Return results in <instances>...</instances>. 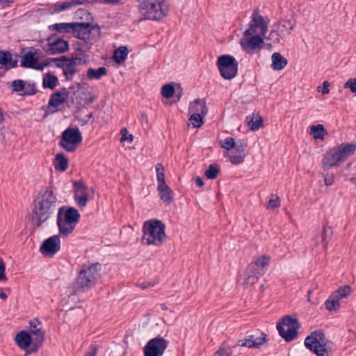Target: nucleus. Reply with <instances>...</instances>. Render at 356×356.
<instances>
[{"mask_svg":"<svg viewBox=\"0 0 356 356\" xmlns=\"http://www.w3.org/2000/svg\"><path fill=\"white\" fill-rule=\"evenodd\" d=\"M204 116L197 113H193L189 118V120L192 122L193 125L195 128H199L203 124Z\"/></svg>","mask_w":356,"mask_h":356,"instance_id":"nucleus-49","label":"nucleus"},{"mask_svg":"<svg viewBox=\"0 0 356 356\" xmlns=\"http://www.w3.org/2000/svg\"><path fill=\"white\" fill-rule=\"evenodd\" d=\"M325 306L328 311H335L340 307L339 298L332 293L325 301Z\"/></svg>","mask_w":356,"mask_h":356,"instance_id":"nucleus-40","label":"nucleus"},{"mask_svg":"<svg viewBox=\"0 0 356 356\" xmlns=\"http://www.w3.org/2000/svg\"><path fill=\"white\" fill-rule=\"evenodd\" d=\"M83 140L82 134L78 127H70L61 134L59 146L68 152H74Z\"/></svg>","mask_w":356,"mask_h":356,"instance_id":"nucleus-7","label":"nucleus"},{"mask_svg":"<svg viewBox=\"0 0 356 356\" xmlns=\"http://www.w3.org/2000/svg\"><path fill=\"white\" fill-rule=\"evenodd\" d=\"M232 348L225 343H222L219 349L215 353L214 356H231Z\"/></svg>","mask_w":356,"mask_h":356,"instance_id":"nucleus-45","label":"nucleus"},{"mask_svg":"<svg viewBox=\"0 0 356 356\" xmlns=\"http://www.w3.org/2000/svg\"><path fill=\"white\" fill-rule=\"evenodd\" d=\"M159 194L161 200L170 204L174 200V194L172 189L167 185H160L157 187Z\"/></svg>","mask_w":356,"mask_h":356,"instance_id":"nucleus-28","label":"nucleus"},{"mask_svg":"<svg viewBox=\"0 0 356 356\" xmlns=\"http://www.w3.org/2000/svg\"><path fill=\"white\" fill-rule=\"evenodd\" d=\"M311 132L313 134V138L314 139L323 140L324 138V135L326 133V130L323 125L318 124L317 125H313L311 127Z\"/></svg>","mask_w":356,"mask_h":356,"instance_id":"nucleus-42","label":"nucleus"},{"mask_svg":"<svg viewBox=\"0 0 356 356\" xmlns=\"http://www.w3.org/2000/svg\"><path fill=\"white\" fill-rule=\"evenodd\" d=\"M236 141L233 138L227 137L225 139L220 140V146L227 150L233 149L236 146Z\"/></svg>","mask_w":356,"mask_h":356,"instance_id":"nucleus-50","label":"nucleus"},{"mask_svg":"<svg viewBox=\"0 0 356 356\" xmlns=\"http://www.w3.org/2000/svg\"><path fill=\"white\" fill-rule=\"evenodd\" d=\"M254 116L253 115H249L246 117V121L252 131L258 130L263 126V118L261 116L254 120Z\"/></svg>","mask_w":356,"mask_h":356,"instance_id":"nucleus-38","label":"nucleus"},{"mask_svg":"<svg viewBox=\"0 0 356 356\" xmlns=\"http://www.w3.org/2000/svg\"><path fill=\"white\" fill-rule=\"evenodd\" d=\"M58 198L51 186L42 188L34 200L32 210L33 221L37 227H40L54 213L57 207Z\"/></svg>","mask_w":356,"mask_h":356,"instance_id":"nucleus-1","label":"nucleus"},{"mask_svg":"<svg viewBox=\"0 0 356 356\" xmlns=\"http://www.w3.org/2000/svg\"><path fill=\"white\" fill-rule=\"evenodd\" d=\"M15 340L21 349L26 350L31 345L32 338L27 331L23 330L16 334Z\"/></svg>","mask_w":356,"mask_h":356,"instance_id":"nucleus-23","label":"nucleus"},{"mask_svg":"<svg viewBox=\"0 0 356 356\" xmlns=\"http://www.w3.org/2000/svg\"><path fill=\"white\" fill-rule=\"evenodd\" d=\"M351 292V288L348 285L339 287L333 293L339 299L346 298Z\"/></svg>","mask_w":356,"mask_h":356,"instance_id":"nucleus-48","label":"nucleus"},{"mask_svg":"<svg viewBox=\"0 0 356 356\" xmlns=\"http://www.w3.org/2000/svg\"><path fill=\"white\" fill-rule=\"evenodd\" d=\"M11 54L9 51H0V64L6 66L10 61Z\"/></svg>","mask_w":356,"mask_h":356,"instance_id":"nucleus-55","label":"nucleus"},{"mask_svg":"<svg viewBox=\"0 0 356 356\" xmlns=\"http://www.w3.org/2000/svg\"><path fill=\"white\" fill-rule=\"evenodd\" d=\"M220 172V168L218 164H210L209 168L205 171L204 175L207 179H216Z\"/></svg>","mask_w":356,"mask_h":356,"instance_id":"nucleus-43","label":"nucleus"},{"mask_svg":"<svg viewBox=\"0 0 356 356\" xmlns=\"http://www.w3.org/2000/svg\"><path fill=\"white\" fill-rule=\"evenodd\" d=\"M61 61H67V64L65 65V68L64 70L63 74L65 76V80L72 81L76 72L74 61L69 60V58H67L65 56H62Z\"/></svg>","mask_w":356,"mask_h":356,"instance_id":"nucleus-30","label":"nucleus"},{"mask_svg":"<svg viewBox=\"0 0 356 356\" xmlns=\"http://www.w3.org/2000/svg\"><path fill=\"white\" fill-rule=\"evenodd\" d=\"M168 346V341L161 337L150 339L143 348L145 356H162Z\"/></svg>","mask_w":356,"mask_h":356,"instance_id":"nucleus-11","label":"nucleus"},{"mask_svg":"<svg viewBox=\"0 0 356 356\" xmlns=\"http://www.w3.org/2000/svg\"><path fill=\"white\" fill-rule=\"evenodd\" d=\"M263 36L260 34L245 35L243 33V38L240 40L242 49L247 53L252 54L256 50H259L264 43Z\"/></svg>","mask_w":356,"mask_h":356,"instance_id":"nucleus-12","label":"nucleus"},{"mask_svg":"<svg viewBox=\"0 0 356 356\" xmlns=\"http://www.w3.org/2000/svg\"><path fill=\"white\" fill-rule=\"evenodd\" d=\"M58 83V77L50 73L45 74L43 77L42 85L44 88L54 89Z\"/></svg>","mask_w":356,"mask_h":356,"instance_id":"nucleus-36","label":"nucleus"},{"mask_svg":"<svg viewBox=\"0 0 356 356\" xmlns=\"http://www.w3.org/2000/svg\"><path fill=\"white\" fill-rule=\"evenodd\" d=\"M259 29V34L265 35L268 31V24L259 14L258 8L255 9L252 15V19L249 28L245 30V35H250L256 33V29Z\"/></svg>","mask_w":356,"mask_h":356,"instance_id":"nucleus-13","label":"nucleus"},{"mask_svg":"<svg viewBox=\"0 0 356 356\" xmlns=\"http://www.w3.org/2000/svg\"><path fill=\"white\" fill-rule=\"evenodd\" d=\"M126 1L127 0H92L90 3H95L99 2L103 4L117 5L119 3H123Z\"/></svg>","mask_w":356,"mask_h":356,"instance_id":"nucleus-56","label":"nucleus"},{"mask_svg":"<svg viewBox=\"0 0 356 356\" xmlns=\"http://www.w3.org/2000/svg\"><path fill=\"white\" fill-rule=\"evenodd\" d=\"M121 134H122V137L120 139L121 142L128 140L129 142L131 143L134 140V136L132 134H129V136H127V131L125 128H124L121 130Z\"/></svg>","mask_w":356,"mask_h":356,"instance_id":"nucleus-60","label":"nucleus"},{"mask_svg":"<svg viewBox=\"0 0 356 356\" xmlns=\"http://www.w3.org/2000/svg\"><path fill=\"white\" fill-rule=\"evenodd\" d=\"M5 272H6L5 263L3 261V259L1 258H0V282L1 281H3V282L7 281L8 278L6 276Z\"/></svg>","mask_w":356,"mask_h":356,"instance_id":"nucleus-58","label":"nucleus"},{"mask_svg":"<svg viewBox=\"0 0 356 356\" xmlns=\"http://www.w3.org/2000/svg\"><path fill=\"white\" fill-rule=\"evenodd\" d=\"M11 86L14 92H19L24 89V81L21 79L14 80L11 83Z\"/></svg>","mask_w":356,"mask_h":356,"instance_id":"nucleus-52","label":"nucleus"},{"mask_svg":"<svg viewBox=\"0 0 356 356\" xmlns=\"http://www.w3.org/2000/svg\"><path fill=\"white\" fill-rule=\"evenodd\" d=\"M73 35L77 38L94 39L100 35V27L89 22H75Z\"/></svg>","mask_w":356,"mask_h":356,"instance_id":"nucleus-10","label":"nucleus"},{"mask_svg":"<svg viewBox=\"0 0 356 356\" xmlns=\"http://www.w3.org/2000/svg\"><path fill=\"white\" fill-rule=\"evenodd\" d=\"M79 41L76 42V50L82 53L88 51L92 47V39H85L83 38H78Z\"/></svg>","mask_w":356,"mask_h":356,"instance_id":"nucleus-39","label":"nucleus"},{"mask_svg":"<svg viewBox=\"0 0 356 356\" xmlns=\"http://www.w3.org/2000/svg\"><path fill=\"white\" fill-rule=\"evenodd\" d=\"M268 341V335L264 332L257 334H247L243 339L238 340L236 346H244L248 348H260Z\"/></svg>","mask_w":356,"mask_h":356,"instance_id":"nucleus-14","label":"nucleus"},{"mask_svg":"<svg viewBox=\"0 0 356 356\" xmlns=\"http://www.w3.org/2000/svg\"><path fill=\"white\" fill-rule=\"evenodd\" d=\"M334 147L342 161L354 154L356 151V145L353 143H341Z\"/></svg>","mask_w":356,"mask_h":356,"instance_id":"nucleus-25","label":"nucleus"},{"mask_svg":"<svg viewBox=\"0 0 356 356\" xmlns=\"http://www.w3.org/2000/svg\"><path fill=\"white\" fill-rule=\"evenodd\" d=\"M62 56L59 58H47L45 59L43 63H40L38 66L35 67L36 70H42L44 66H49L51 63L55 61H61Z\"/></svg>","mask_w":356,"mask_h":356,"instance_id":"nucleus-53","label":"nucleus"},{"mask_svg":"<svg viewBox=\"0 0 356 356\" xmlns=\"http://www.w3.org/2000/svg\"><path fill=\"white\" fill-rule=\"evenodd\" d=\"M68 159L64 153H58L54 159V165L56 170L65 172L68 168Z\"/></svg>","mask_w":356,"mask_h":356,"instance_id":"nucleus-33","label":"nucleus"},{"mask_svg":"<svg viewBox=\"0 0 356 356\" xmlns=\"http://www.w3.org/2000/svg\"><path fill=\"white\" fill-rule=\"evenodd\" d=\"M334 181V175L332 173H327L324 177L325 184L327 186L332 185Z\"/></svg>","mask_w":356,"mask_h":356,"instance_id":"nucleus-61","label":"nucleus"},{"mask_svg":"<svg viewBox=\"0 0 356 356\" xmlns=\"http://www.w3.org/2000/svg\"><path fill=\"white\" fill-rule=\"evenodd\" d=\"M74 97H72V102L75 103L78 107L85 106L90 104L95 99L94 95H90L89 98H82L80 95H76L74 92Z\"/></svg>","mask_w":356,"mask_h":356,"instance_id":"nucleus-41","label":"nucleus"},{"mask_svg":"<svg viewBox=\"0 0 356 356\" xmlns=\"http://www.w3.org/2000/svg\"><path fill=\"white\" fill-rule=\"evenodd\" d=\"M31 334L35 336V341L38 342L40 345H42L44 340L45 331L42 328H38L31 330Z\"/></svg>","mask_w":356,"mask_h":356,"instance_id":"nucleus-51","label":"nucleus"},{"mask_svg":"<svg viewBox=\"0 0 356 356\" xmlns=\"http://www.w3.org/2000/svg\"><path fill=\"white\" fill-rule=\"evenodd\" d=\"M69 60H74V65L76 67L77 65H79L82 63H88V58L86 56H84L83 57H72L71 58H69Z\"/></svg>","mask_w":356,"mask_h":356,"instance_id":"nucleus-59","label":"nucleus"},{"mask_svg":"<svg viewBox=\"0 0 356 356\" xmlns=\"http://www.w3.org/2000/svg\"><path fill=\"white\" fill-rule=\"evenodd\" d=\"M156 172L158 186L166 184L165 181V169L161 163L156 165Z\"/></svg>","mask_w":356,"mask_h":356,"instance_id":"nucleus-44","label":"nucleus"},{"mask_svg":"<svg viewBox=\"0 0 356 356\" xmlns=\"http://www.w3.org/2000/svg\"><path fill=\"white\" fill-rule=\"evenodd\" d=\"M74 24L75 22L57 23L49 26V28L50 30L56 31L58 33L73 34L74 30Z\"/></svg>","mask_w":356,"mask_h":356,"instance_id":"nucleus-29","label":"nucleus"},{"mask_svg":"<svg viewBox=\"0 0 356 356\" xmlns=\"http://www.w3.org/2000/svg\"><path fill=\"white\" fill-rule=\"evenodd\" d=\"M38 57L35 56V53L32 51H29L24 54L22 58L20 65L23 67L35 68L37 67L35 64L38 62Z\"/></svg>","mask_w":356,"mask_h":356,"instance_id":"nucleus-27","label":"nucleus"},{"mask_svg":"<svg viewBox=\"0 0 356 356\" xmlns=\"http://www.w3.org/2000/svg\"><path fill=\"white\" fill-rule=\"evenodd\" d=\"M216 65L223 79L231 80L237 75L238 63L234 56L228 54L220 56Z\"/></svg>","mask_w":356,"mask_h":356,"instance_id":"nucleus-9","label":"nucleus"},{"mask_svg":"<svg viewBox=\"0 0 356 356\" xmlns=\"http://www.w3.org/2000/svg\"><path fill=\"white\" fill-rule=\"evenodd\" d=\"M138 9L143 19L160 21L166 15L167 10L163 7L162 0H136Z\"/></svg>","mask_w":356,"mask_h":356,"instance_id":"nucleus-5","label":"nucleus"},{"mask_svg":"<svg viewBox=\"0 0 356 356\" xmlns=\"http://www.w3.org/2000/svg\"><path fill=\"white\" fill-rule=\"evenodd\" d=\"M293 29V24L290 20H281L273 25V29L270 33V39L279 42L280 38L289 35Z\"/></svg>","mask_w":356,"mask_h":356,"instance_id":"nucleus-16","label":"nucleus"},{"mask_svg":"<svg viewBox=\"0 0 356 356\" xmlns=\"http://www.w3.org/2000/svg\"><path fill=\"white\" fill-rule=\"evenodd\" d=\"M24 95L31 96L37 92L36 86L34 82L24 81Z\"/></svg>","mask_w":356,"mask_h":356,"instance_id":"nucleus-47","label":"nucleus"},{"mask_svg":"<svg viewBox=\"0 0 356 356\" xmlns=\"http://www.w3.org/2000/svg\"><path fill=\"white\" fill-rule=\"evenodd\" d=\"M247 143L244 140H238L236 146L233 148L234 154L229 156V161L234 165L242 163L246 156Z\"/></svg>","mask_w":356,"mask_h":356,"instance_id":"nucleus-19","label":"nucleus"},{"mask_svg":"<svg viewBox=\"0 0 356 356\" xmlns=\"http://www.w3.org/2000/svg\"><path fill=\"white\" fill-rule=\"evenodd\" d=\"M74 191V200L79 207H85L89 200L88 187L83 181L79 180L73 182Z\"/></svg>","mask_w":356,"mask_h":356,"instance_id":"nucleus-17","label":"nucleus"},{"mask_svg":"<svg viewBox=\"0 0 356 356\" xmlns=\"http://www.w3.org/2000/svg\"><path fill=\"white\" fill-rule=\"evenodd\" d=\"M332 233V229L330 227H327L324 225L321 232L314 238L316 241V245L321 242L323 244V248L326 249Z\"/></svg>","mask_w":356,"mask_h":356,"instance_id":"nucleus-26","label":"nucleus"},{"mask_svg":"<svg viewBox=\"0 0 356 356\" xmlns=\"http://www.w3.org/2000/svg\"><path fill=\"white\" fill-rule=\"evenodd\" d=\"M128 50L126 47H120L114 51L113 58L116 63H123L127 57Z\"/></svg>","mask_w":356,"mask_h":356,"instance_id":"nucleus-37","label":"nucleus"},{"mask_svg":"<svg viewBox=\"0 0 356 356\" xmlns=\"http://www.w3.org/2000/svg\"><path fill=\"white\" fill-rule=\"evenodd\" d=\"M270 258L266 255H262L258 257L254 262L250 263L248 266L249 267V271L258 270L264 271V268L267 266L269 263Z\"/></svg>","mask_w":356,"mask_h":356,"instance_id":"nucleus-31","label":"nucleus"},{"mask_svg":"<svg viewBox=\"0 0 356 356\" xmlns=\"http://www.w3.org/2000/svg\"><path fill=\"white\" fill-rule=\"evenodd\" d=\"M107 74V69L105 67H100L97 69L88 68L87 70V77L90 80H99L102 76Z\"/></svg>","mask_w":356,"mask_h":356,"instance_id":"nucleus-35","label":"nucleus"},{"mask_svg":"<svg viewBox=\"0 0 356 356\" xmlns=\"http://www.w3.org/2000/svg\"><path fill=\"white\" fill-rule=\"evenodd\" d=\"M47 54L55 55L62 54L69 49L68 42L60 38H56V35H51L47 39V43L43 47Z\"/></svg>","mask_w":356,"mask_h":356,"instance_id":"nucleus-15","label":"nucleus"},{"mask_svg":"<svg viewBox=\"0 0 356 356\" xmlns=\"http://www.w3.org/2000/svg\"><path fill=\"white\" fill-rule=\"evenodd\" d=\"M41 345H40L38 342H35L32 346L31 347H29V349L27 350L26 349V353L29 354V353H35L38 350V348Z\"/></svg>","mask_w":356,"mask_h":356,"instance_id":"nucleus-62","label":"nucleus"},{"mask_svg":"<svg viewBox=\"0 0 356 356\" xmlns=\"http://www.w3.org/2000/svg\"><path fill=\"white\" fill-rule=\"evenodd\" d=\"M287 60L280 53L275 52L272 55L271 67L274 70H282L287 65Z\"/></svg>","mask_w":356,"mask_h":356,"instance_id":"nucleus-32","label":"nucleus"},{"mask_svg":"<svg viewBox=\"0 0 356 356\" xmlns=\"http://www.w3.org/2000/svg\"><path fill=\"white\" fill-rule=\"evenodd\" d=\"M175 92V89L172 83L164 85L161 88V95L165 98L172 97Z\"/></svg>","mask_w":356,"mask_h":356,"instance_id":"nucleus-46","label":"nucleus"},{"mask_svg":"<svg viewBox=\"0 0 356 356\" xmlns=\"http://www.w3.org/2000/svg\"><path fill=\"white\" fill-rule=\"evenodd\" d=\"M340 156L339 155L335 147L330 149L326 152L322 159V167L325 171L332 167L338 166L339 162L341 161Z\"/></svg>","mask_w":356,"mask_h":356,"instance_id":"nucleus-20","label":"nucleus"},{"mask_svg":"<svg viewBox=\"0 0 356 356\" xmlns=\"http://www.w3.org/2000/svg\"><path fill=\"white\" fill-rule=\"evenodd\" d=\"M264 273V271H258V270H252L251 272L249 271V267L247 266L246 270L245 271L244 277L242 278L241 277L239 278V281L243 280L241 282L242 286L244 287H248V286H251L256 283L259 279V277L261 275H263Z\"/></svg>","mask_w":356,"mask_h":356,"instance_id":"nucleus-22","label":"nucleus"},{"mask_svg":"<svg viewBox=\"0 0 356 356\" xmlns=\"http://www.w3.org/2000/svg\"><path fill=\"white\" fill-rule=\"evenodd\" d=\"M280 206V197L275 195H271V197L268 201L267 209H275Z\"/></svg>","mask_w":356,"mask_h":356,"instance_id":"nucleus-54","label":"nucleus"},{"mask_svg":"<svg viewBox=\"0 0 356 356\" xmlns=\"http://www.w3.org/2000/svg\"><path fill=\"white\" fill-rule=\"evenodd\" d=\"M189 111L190 112L197 113L203 116H205L208 112L206 103L200 99H196L193 104H190Z\"/></svg>","mask_w":356,"mask_h":356,"instance_id":"nucleus-34","label":"nucleus"},{"mask_svg":"<svg viewBox=\"0 0 356 356\" xmlns=\"http://www.w3.org/2000/svg\"><path fill=\"white\" fill-rule=\"evenodd\" d=\"M165 229V224L160 220L154 219L145 222L143 226L142 243L148 245H161L163 238L166 236Z\"/></svg>","mask_w":356,"mask_h":356,"instance_id":"nucleus-4","label":"nucleus"},{"mask_svg":"<svg viewBox=\"0 0 356 356\" xmlns=\"http://www.w3.org/2000/svg\"><path fill=\"white\" fill-rule=\"evenodd\" d=\"M60 244L59 236L54 235L44 241L40 247V251L43 255L52 257L59 251Z\"/></svg>","mask_w":356,"mask_h":356,"instance_id":"nucleus-18","label":"nucleus"},{"mask_svg":"<svg viewBox=\"0 0 356 356\" xmlns=\"http://www.w3.org/2000/svg\"><path fill=\"white\" fill-rule=\"evenodd\" d=\"M345 88H350V91L356 93V78L349 79L344 84Z\"/></svg>","mask_w":356,"mask_h":356,"instance_id":"nucleus-57","label":"nucleus"},{"mask_svg":"<svg viewBox=\"0 0 356 356\" xmlns=\"http://www.w3.org/2000/svg\"><path fill=\"white\" fill-rule=\"evenodd\" d=\"M70 92L66 88H62L60 90L54 92L50 96L48 106L57 108L61 104L65 102L69 97Z\"/></svg>","mask_w":356,"mask_h":356,"instance_id":"nucleus-21","label":"nucleus"},{"mask_svg":"<svg viewBox=\"0 0 356 356\" xmlns=\"http://www.w3.org/2000/svg\"><path fill=\"white\" fill-rule=\"evenodd\" d=\"M18 60L17 59L13 60L11 58L10 61L6 65V69H10L14 68L17 66Z\"/></svg>","mask_w":356,"mask_h":356,"instance_id":"nucleus-63","label":"nucleus"},{"mask_svg":"<svg viewBox=\"0 0 356 356\" xmlns=\"http://www.w3.org/2000/svg\"><path fill=\"white\" fill-rule=\"evenodd\" d=\"M101 269L102 265L98 262L83 265L72 284V294L84 293L92 289L98 280Z\"/></svg>","mask_w":356,"mask_h":356,"instance_id":"nucleus-2","label":"nucleus"},{"mask_svg":"<svg viewBox=\"0 0 356 356\" xmlns=\"http://www.w3.org/2000/svg\"><path fill=\"white\" fill-rule=\"evenodd\" d=\"M90 1L88 0H67L60 3H56L54 5V11L56 13H60L63 10L70 9L74 6L79 5H85L89 3Z\"/></svg>","mask_w":356,"mask_h":356,"instance_id":"nucleus-24","label":"nucleus"},{"mask_svg":"<svg viewBox=\"0 0 356 356\" xmlns=\"http://www.w3.org/2000/svg\"><path fill=\"white\" fill-rule=\"evenodd\" d=\"M327 341L325 333L322 330H318L307 336L304 343L305 347L316 356H329L326 348Z\"/></svg>","mask_w":356,"mask_h":356,"instance_id":"nucleus-6","label":"nucleus"},{"mask_svg":"<svg viewBox=\"0 0 356 356\" xmlns=\"http://www.w3.org/2000/svg\"><path fill=\"white\" fill-rule=\"evenodd\" d=\"M80 218V213L74 207L63 206L59 208L57 214L59 234L61 236H67L72 234Z\"/></svg>","mask_w":356,"mask_h":356,"instance_id":"nucleus-3","label":"nucleus"},{"mask_svg":"<svg viewBox=\"0 0 356 356\" xmlns=\"http://www.w3.org/2000/svg\"><path fill=\"white\" fill-rule=\"evenodd\" d=\"M300 323L296 318L284 316L277 324L279 334L287 342L293 341L298 336Z\"/></svg>","mask_w":356,"mask_h":356,"instance_id":"nucleus-8","label":"nucleus"},{"mask_svg":"<svg viewBox=\"0 0 356 356\" xmlns=\"http://www.w3.org/2000/svg\"><path fill=\"white\" fill-rule=\"evenodd\" d=\"M329 86H330V83L327 81H324L323 83V89H322V94L323 95H325V94H328L330 90H329Z\"/></svg>","mask_w":356,"mask_h":356,"instance_id":"nucleus-64","label":"nucleus"}]
</instances>
